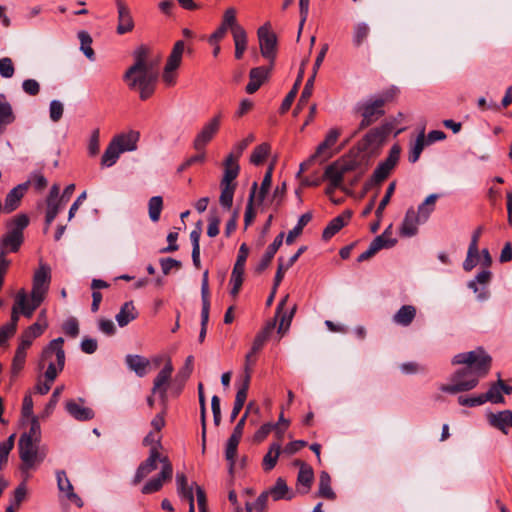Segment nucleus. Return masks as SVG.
I'll list each match as a JSON object with an SVG mask.
<instances>
[{
    "mask_svg": "<svg viewBox=\"0 0 512 512\" xmlns=\"http://www.w3.org/2000/svg\"><path fill=\"white\" fill-rule=\"evenodd\" d=\"M400 152L401 149L398 145H394L390 149L388 157L378 164L371 178L365 183L364 189L366 191L374 186H379L389 176L399 160Z\"/></svg>",
    "mask_w": 512,
    "mask_h": 512,
    "instance_id": "6",
    "label": "nucleus"
},
{
    "mask_svg": "<svg viewBox=\"0 0 512 512\" xmlns=\"http://www.w3.org/2000/svg\"><path fill=\"white\" fill-rule=\"evenodd\" d=\"M280 453L281 445L279 443H272L263 458L262 465L265 471H270L276 466Z\"/></svg>",
    "mask_w": 512,
    "mask_h": 512,
    "instance_id": "39",
    "label": "nucleus"
},
{
    "mask_svg": "<svg viewBox=\"0 0 512 512\" xmlns=\"http://www.w3.org/2000/svg\"><path fill=\"white\" fill-rule=\"evenodd\" d=\"M28 187L29 182H24L17 185L16 187L9 191V193L5 197V201L3 204L4 213L9 214L19 207L20 202L23 196L25 195Z\"/></svg>",
    "mask_w": 512,
    "mask_h": 512,
    "instance_id": "14",
    "label": "nucleus"
},
{
    "mask_svg": "<svg viewBox=\"0 0 512 512\" xmlns=\"http://www.w3.org/2000/svg\"><path fill=\"white\" fill-rule=\"evenodd\" d=\"M173 365L170 359L167 360L165 366L160 370L153 381L152 394H158L161 404L167 407L168 387L173 373Z\"/></svg>",
    "mask_w": 512,
    "mask_h": 512,
    "instance_id": "9",
    "label": "nucleus"
},
{
    "mask_svg": "<svg viewBox=\"0 0 512 512\" xmlns=\"http://www.w3.org/2000/svg\"><path fill=\"white\" fill-rule=\"evenodd\" d=\"M257 34L262 56L273 62L276 57L277 38L276 35L270 31V24L266 23L261 26Z\"/></svg>",
    "mask_w": 512,
    "mask_h": 512,
    "instance_id": "12",
    "label": "nucleus"
},
{
    "mask_svg": "<svg viewBox=\"0 0 512 512\" xmlns=\"http://www.w3.org/2000/svg\"><path fill=\"white\" fill-rule=\"evenodd\" d=\"M233 41H234V45H235V58L240 60L243 57L244 52L247 49V43H248L247 33H246L245 29H242L240 32L236 33L233 36Z\"/></svg>",
    "mask_w": 512,
    "mask_h": 512,
    "instance_id": "51",
    "label": "nucleus"
},
{
    "mask_svg": "<svg viewBox=\"0 0 512 512\" xmlns=\"http://www.w3.org/2000/svg\"><path fill=\"white\" fill-rule=\"evenodd\" d=\"M244 271H245L244 268L233 267L231 280H230V282L232 284L230 293L234 297L237 296V294L239 293L240 288L242 286Z\"/></svg>",
    "mask_w": 512,
    "mask_h": 512,
    "instance_id": "57",
    "label": "nucleus"
},
{
    "mask_svg": "<svg viewBox=\"0 0 512 512\" xmlns=\"http://www.w3.org/2000/svg\"><path fill=\"white\" fill-rule=\"evenodd\" d=\"M416 316V308L412 305L402 306L393 316L394 323L401 326H408Z\"/></svg>",
    "mask_w": 512,
    "mask_h": 512,
    "instance_id": "29",
    "label": "nucleus"
},
{
    "mask_svg": "<svg viewBox=\"0 0 512 512\" xmlns=\"http://www.w3.org/2000/svg\"><path fill=\"white\" fill-rule=\"evenodd\" d=\"M63 344L64 339L58 337L50 341L42 351L39 367L43 369L46 361H48V366L44 373L45 381L42 382L39 380L35 386V391L41 395H45L49 392L52 383L64 368L65 351Z\"/></svg>",
    "mask_w": 512,
    "mask_h": 512,
    "instance_id": "5",
    "label": "nucleus"
},
{
    "mask_svg": "<svg viewBox=\"0 0 512 512\" xmlns=\"http://www.w3.org/2000/svg\"><path fill=\"white\" fill-rule=\"evenodd\" d=\"M479 261V250L468 249L466 259L463 262V269L470 272L479 263Z\"/></svg>",
    "mask_w": 512,
    "mask_h": 512,
    "instance_id": "64",
    "label": "nucleus"
},
{
    "mask_svg": "<svg viewBox=\"0 0 512 512\" xmlns=\"http://www.w3.org/2000/svg\"><path fill=\"white\" fill-rule=\"evenodd\" d=\"M50 280V268L47 265H40L33 276L30 298L24 289L17 292L12 306L10 322L0 327V346L15 333L20 315L27 318L32 317L34 311L41 305L46 297Z\"/></svg>",
    "mask_w": 512,
    "mask_h": 512,
    "instance_id": "2",
    "label": "nucleus"
},
{
    "mask_svg": "<svg viewBox=\"0 0 512 512\" xmlns=\"http://www.w3.org/2000/svg\"><path fill=\"white\" fill-rule=\"evenodd\" d=\"M295 464L300 465V470L297 478L298 483L302 484L307 489H309L314 478L312 468L304 463H301L300 461H296Z\"/></svg>",
    "mask_w": 512,
    "mask_h": 512,
    "instance_id": "52",
    "label": "nucleus"
},
{
    "mask_svg": "<svg viewBox=\"0 0 512 512\" xmlns=\"http://www.w3.org/2000/svg\"><path fill=\"white\" fill-rule=\"evenodd\" d=\"M315 78L316 77L311 75L308 78V80L306 81V84L304 86V89L300 95V98H299V101L297 104V109H300L301 107H303L308 102L309 98L311 97V95L313 93Z\"/></svg>",
    "mask_w": 512,
    "mask_h": 512,
    "instance_id": "60",
    "label": "nucleus"
},
{
    "mask_svg": "<svg viewBox=\"0 0 512 512\" xmlns=\"http://www.w3.org/2000/svg\"><path fill=\"white\" fill-rule=\"evenodd\" d=\"M481 397L483 403L491 402L493 404H502L505 402L498 381L493 383L486 393L481 394Z\"/></svg>",
    "mask_w": 512,
    "mask_h": 512,
    "instance_id": "42",
    "label": "nucleus"
},
{
    "mask_svg": "<svg viewBox=\"0 0 512 512\" xmlns=\"http://www.w3.org/2000/svg\"><path fill=\"white\" fill-rule=\"evenodd\" d=\"M240 440L241 439H239V438L230 436L228 438V440H227V443H226L225 458H226V460L229 463L228 470H229V473L231 475L234 473V467H235V464H236L235 456L237 454V449H238V445L240 443Z\"/></svg>",
    "mask_w": 512,
    "mask_h": 512,
    "instance_id": "36",
    "label": "nucleus"
},
{
    "mask_svg": "<svg viewBox=\"0 0 512 512\" xmlns=\"http://www.w3.org/2000/svg\"><path fill=\"white\" fill-rule=\"evenodd\" d=\"M134 63L124 73L123 79L131 90L139 92L141 100L151 97L159 77L160 57H152L150 49L141 45L133 52Z\"/></svg>",
    "mask_w": 512,
    "mask_h": 512,
    "instance_id": "3",
    "label": "nucleus"
},
{
    "mask_svg": "<svg viewBox=\"0 0 512 512\" xmlns=\"http://www.w3.org/2000/svg\"><path fill=\"white\" fill-rule=\"evenodd\" d=\"M269 496L273 498L274 501H278L280 499H291L292 496L289 494L288 486L285 480L279 477L274 486L266 491Z\"/></svg>",
    "mask_w": 512,
    "mask_h": 512,
    "instance_id": "34",
    "label": "nucleus"
},
{
    "mask_svg": "<svg viewBox=\"0 0 512 512\" xmlns=\"http://www.w3.org/2000/svg\"><path fill=\"white\" fill-rule=\"evenodd\" d=\"M304 65H305V62H303L301 65L297 79H296L293 87L291 88V91L286 95V97L284 98V100L280 106V113H282V114L286 113L290 109V107L298 93L299 86L303 79Z\"/></svg>",
    "mask_w": 512,
    "mask_h": 512,
    "instance_id": "28",
    "label": "nucleus"
},
{
    "mask_svg": "<svg viewBox=\"0 0 512 512\" xmlns=\"http://www.w3.org/2000/svg\"><path fill=\"white\" fill-rule=\"evenodd\" d=\"M47 324L44 322V325H40L39 323H34L29 326L21 335V341L17 348L18 351L25 352L32 345L34 339L39 337L44 330L46 329Z\"/></svg>",
    "mask_w": 512,
    "mask_h": 512,
    "instance_id": "21",
    "label": "nucleus"
},
{
    "mask_svg": "<svg viewBox=\"0 0 512 512\" xmlns=\"http://www.w3.org/2000/svg\"><path fill=\"white\" fill-rule=\"evenodd\" d=\"M239 170L238 160L232 156H227L224 161V175L220 184L236 185L234 180L237 178Z\"/></svg>",
    "mask_w": 512,
    "mask_h": 512,
    "instance_id": "26",
    "label": "nucleus"
},
{
    "mask_svg": "<svg viewBox=\"0 0 512 512\" xmlns=\"http://www.w3.org/2000/svg\"><path fill=\"white\" fill-rule=\"evenodd\" d=\"M162 209L163 199L161 196H153L149 199L148 212L149 218L152 222L159 221Z\"/></svg>",
    "mask_w": 512,
    "mask_h": 512,
    "instance_id": "50",
    "label": "nucleus"
},
{
    "mask_svg": "<svg viewBox=\"0 0 512 512\" xmlns=\"http://www.w3.org/2000/svg\"><path fill=\"white\" fill-rule=\"evenodd\" d=\"M184 48L185 43L182 40H179L174 44L166 63L167 70H176L180 66Z\"/></svg>",
    "mask_w": 512,
    "mask_h": 512,
    "instance_id": "35",
    "label": "nucleus"
},
{
    "mask_svg": "<svg viewBox=\"0 0 512 512\" xmlns=\"http://www.w3.org/2000/svg\"><path fill=\"white\" fill-rule=\"evenodd\" d=\"M272 173H273V166L271 165L264 177H263V180H262V183H261V187H260V190L258 192V195H257V201L258 203H262L263 200L265 199L266 197V194L268 193L269 191V188L271 186V183H272Z\"/></svg>",
    "mask_w": 512,
    "mask_h": 512,
    "instance_id": "58",
    "label": "nucleus"
},
{
    "mask_svg": "<svg viewBox=\"0 0 512 512\" xmlns=\"http://www.w3.org/2000/svg\"><path fill=\"white\" fill-rule=\"evenodd\" d=\"M198 397L200 404V416H201V426H202V449L205 450V441H206V399L203 391V384H198Z\"/></svg>",
    "mask_w": 512,
    "mask_h": 512,
    "instance_id": "44",
    "label": "nucleus"
},
{
    "mask_svg": "<svg viewBox=\"0 0 512 512\" xmlns=\"http://www.w3.org/2000/svg\"><path fill=\"white\" fill-rule=\"evenodd\" d=\"M64 112V106L63 103L59 100H52L49 105V117L51 121L58 122Z\"/></svg>",
    "mask_w": 512,
    "mask_h": 512,
    "instance_id": "63",
    "label": "nucleus"
},
{
    "mask_svg": "<svg viewBox=\"0 0 512 512\" xmlns=\"http://www.w3.org/2000/svg\"><path fill=\"white\" fill-rule=\"evenodd\" d=\"M486 417L491 427L500 430L504 434H508V428L512 427L511 410H503L497 413L489 412Z\"/></svg>",
    "mask_w": 512,
    "mask_h": 512,
    "instance_id": "15",
    "label": "nucleus"
},
{
    "mask_svg": "<svg viewBox=\"0 0 512 512\" xmlns=\"http://www.w3.org/2000/svg\"><path fill=\"white\" fill-rule=\"evenodd\" d=\"M352 213L349 210L344 211L342 214L333 218L325 227L322 233L324 241L330 240L336 233H338L351 219Z\"/></svg>",
    "mask_w": 512,
    "mask_h": 512,
    "instance_id": "18",
    "label": "nucleus"
},
{
    "mask_svg": "<svg viewBox=\"0 0 512 512\" xmlns=\"http://www.w3.org/2000/svg\"><path fill=\"white\" fill-rule=\"evenodd\" d=\"M29 224V218L26 214H19L12 218L7 224L8 231L12 233H18V235H23L24 229Z\"/></svg>",
    "mask_w": 512,
    "mask_h": 512,
    "instance_id": "48",
    "label": "nucleus"
},
{
    "mask_svg": "<svg viewBox=\"0 0 512 512\" xmlns=\"http://www.w3.org/2000/svg\"><path fill=\"white\" fill-rule=\"evenodd\" d=\"M269 152H270L269 144L262 143V144L258 145L257 147H255V149L253 150V152L251 154V157H250L251 163H253L254 165L261 164L266 159Z\"/></svg>",
    "mask_w": 512,
    "mask_h": 512,
    "instance_id": "56",
    "label": "nucleus"
},
{
    "mask_svg": "<svg viewBox=\"0 0 512 512\" xmlns=\"http://www.w3.org/2000/svg\"><path fill=\"white\" fill-rule=\"evenodd\" d=\"M220 188L221 194L219 197V203L224 209L230 210L233 204L236 185L220 184Z\"/></svg>",
    "mask_w": 512,
    "mask_h": 512,
    "instance_id": "45",
    "label": "nucleus"
},
{
    "mask_svg": "<svg viewBox=\"0 0 512 512\" xmlns=\"http://www.w3.org/2000/svg\"><path fill=\"white\" fill-rule=\"evenodd\" d=\"M139 132L130 131L115 136L112 141L116 142V146L121 149V153L135 151L139 140Z\"/></svg>",
    "mask_w": 512,
    "mask_h": 512,
    "instance_id": "23",
    "label": "nucleus"
},
{
    "mask_svg": "<svg viewBox=\"0 0 512 512\" xmlns=\"http://www.w3.org/2000/svg\"><path fill=\"white\" fill-rule=\"evenodd\" d=\"M340 135V129L339 128H332L328 131V133L326 134V137L324 139L323 142H321L317 149H316V155H319L321 156L324 151L328 148H331L332 146L335 145V143L337 142V139Z\"/></svg>",
    "mask_w": 512,
    "mask_h": 512,
    "instance_id": "49",
    "label": "nucleus"
},
{
    "mask_svg": "<svg viewBox=\"0 0 512 512\" xmlns=\"http://www.w3.org/2000/svg\"><path fill=\"white\" fill-rule=\"evenodd\" d=\"M24 242V235L7 231L0 239V253L8 255L19 251Z\"/></svg>",
    "mask_w": 512,
    "mask_h": 512,
    "instance_id": "17",
    "label": "nucleus"
},
{
    "mask_svg": "<svg viewBox=\"0 0 512 512\" xmlns=\"http://www.w3.org/2000/svg\"><path fill=\"white\" fill-rule=\"evenodd\" d=\"M222 118V112H218L202 126L193 140V148L196 151L205 149L217 135L221 127Z\"/></svg>",
    "mask_w": 512,
    "mask_h": 512,
    "instance_id": "7",
    "label": "nucleus"
},
{
    "mask_svg": "<svg viewBox=\"0 0 512 512\" xmlns=\"http://www.w3.org/2000/svg\"><path fill=\"white\" fill-rule=\"evenodd\" d=\"M391 124H383L380 127L371 129L366 134V140L369 144H378L384 141V139L391 133L392 131Z\"/></svg>",
    "mask_w": 512,
    "mask_h": 512,
    "instance_id": "33",
    "label": "nucleus"
},
{
    "mask_svg": "<svg viewBox=\"0 0 512 512\" xmlns=\"http://www.w3.org/2000/svg\"><path fill=\"white\" fill-rule=\"evenodd\" d=\"M492 278V273L486 268L479 272L476 277L468 282V288L477 293V298L481 301L488 298V292L484 289L480 290L478 284L487 285Z\"/></svg>",
    "mask_w": 512,
    "mask_h": 512,
    "instance_id": "24",
    "label": "nucleus"
},
{
    "mask_svg": "<svg viewBox=\"0 0 512 512\" xmlns=\"http://www.w3.org/2000/svg\"><path fill=\"white\" fill-rule=\"evenodd\" d=\"M423 221L413 208H409L402 222L400 232L403 236L412 237L418 231V225Z\"/></svg>",
    "mask_w": 512,
    "mask_h": 512,
    "instance_id": "22",
    "label": "nucleus"
},
{
    "mask_svg": "<svg viewBox=\"0 0 512 512\" xmlns=\"http://www.w3.org/2000/svg\"><path fill=\"white\" fill-rule=\"evenodd\" d=\"M237 11L234 7H229L225 10L220 26L209 36L208 42L216 44L222 40L228 30L231 31L232 36L244 29L237 21Z\"/></svg>",
    "mask_w": 512,
    "mask_h": 512,
    "instance_id": "8",
    "label": "nucleus"
},
{
    "mask_svg": "<svg viewBox=\"0 0 512 512\" xmlns=\"http://www.w3.org/2000/svg\"><path fill=\"white\" fill-rule=\"evenodd\" d=\"M273 429L276 430V433L279 435L282 434L284 431L281 428H278L277 425L265 423L255 432L254 441L258 443L262 442Z\"/></svg>",
    "mask_w": 512,
    "mask_h": 512,
    "instance_id": "59",
    "label": "nucleus"
},
{
    "mask_svg": "<svg viewBox=\"0 0 512 512\" xmlns=\"http://www.w3.org/2000/svg\"><path fill=\"white\" fill-rule=\"evenodd\" d=\"M370 26L366 22H358L353 26L352 44L355 48L361 47L368 39Z\"/></svg>",
    "mask_w": 512,
    "mask_h": 512,
    "instance_id": "30",
    "label": "nucleus"
},
{
    "mask_svg": "<svg viewBox=\"0 0 512 512\" xmlns=\"http://www.w3.org/2000/svg\"><path fill=\"white\" fill-rule=\"evenodd\" d=\"M388 229L385 230L381 235L377 236L370 245L374 248L376 252L380 251L383 248H391L395 245L396 240L392 238H388Z\"/></svg>",
    "mask_w": 512,
    "mask_h": 512,
    "instance_id": "55",
    "label": "nucleus"
},
{
    "mask_svg": "<svg viewBox=\"0 0 512 512\" xmlns=\"http://www.w3.org/2000/svg\"><path fill=\"white\" fill-rule=\"evenodd\" d=\"M15 120L11 105L6 100L4 94H0V135L5 131V127Z\"/></svg>",
    "mask_w": 512,
    "mask_h": 512,
    "instance_id": "27",
    "label": "nucleus"
},
{
    "mask_svg": "<svg viewBox=\"0 0 512 512\" xmlns=\"http://www.w3.org/2000/svg\"><path fill=\"white\" fill-rule=\"evenodd\" d=\"M177 492L180 497L186 499L191 503H194L193 489L188 485L187 478L183 473H177L176 475Z\"/></svg>",
    "mask_w": 512,
    "mask_h": 512,
    "instance_id": "38",
    "label": "nucleus"
},
{
    "mask_svg": "<svg viewBox=\"0 0 512 512\" xmlns=\"http://www.w3.org/2000/svg\"><path fill=\"white\" fill-rule=\"evenodd\" d=\"M335 162L331 165L327 166L324 172V179H327L331 182V186L333 189L342 188V182L345 174L339 169Z\"/></svg>",
    "mask_w": 512,
    "mask_h": 512,
    "instance_id": "31",
    "label": "nucleus"
},
{
    "mask_svg": "<svg viewBox=\"0 0 512 512\" xmlns=\"http://www.w3.org/2000/svg\"><path fill=\"white\" fill-rule=\"evenodd\" d=\"M158 463L162 465L161 471L157 477L150 479L143 487L141 492L143 494H152L159 491L163 483L171 480L173 475V467L167 456H162L156 447L150 448L148 458L143 461L137 468L135 476L132 480L133 485L139 484L149 474L155 471Z\"/></svg>",
    "mask_w": 512,
    "mask_h": 512,
    "instance_id": "4",
    "label": "nucleus"
},
{
    "mask_svg": "<svg viewBox=\"0 0 512 512\" xmlns=\"http://www.w3.org/2000/svg\"><path fill=\"white\" fill-rule=\"evenodd\" d=\"M121 149H119L117 146H116V142H113L112 140L110 141L109 145L107 146V148L105 149L103 155H102V158H101V165L103 167H111L113 166L119 156L121 155Z\"/></svg>",
    "mask_w": 512,
    "mask_h": 512,
    "instance_id": "37",
    "label": "nucleus"
},
{
    "mask_svg": "<svg viewBox=\"0 0 512 512\" xmlns=\"http://www.w3.org/2000/svg\"><path fill=\"white\" fill-rule=\"evenodd\" d=\"M82 399L79 402L76 400H68L65 408L71 417L77 421H88L94 418V411L91 408L83 406Z\"/></svg>",
    "mask_w": 512,
    "mask_h": 512,
    "instance_id": "16",
    "label": "nucleus"
},
{
    "mask_svg": "<svg viewBox=\"0 0 512 512\" xmlns=\"http://www.w3.org/2000/svg\"><path fill=\"white\" fill-rule=\"evenodd\" d=\"M283 239H284V233L281 232L275 237L273 242L267 247L264 255L262 256L260 262L258 263V265L255 268V271L257 273H262L264 270H266L268 268L272 259L275 256L276 252L281 247V245L283 243Z\"/></svg>",
    "mask_w": 512,
    "mask_h": 512,
    "instance_id": "19",
    "label": "nucleus"
},
{
    "mask_svg": "<svg viewBox=\"0 0 512 512\" xmlns=\"http://www.w3.org/2000/svg\"><path fill=\"white\" fill-rule=\"evenodd\" d=\"M312 214L310 212L304 213L298 219L297 225L289 231L286 237V244L291 245L295 239L302 234L303 228L311 221Z\"/></svg>",
    "mask_w": 512,
    "mask_h": 512,
    "instance_id": "41",
    "label": "nucleus"
},
{
    "mask_svg": "<svg viewBox=\"0 0 512 512\" xmlns=\"http://www.w3.org/2000/svg\"><path fill=\"white\" fill-rule=\"evenodd\" d=\"M136 317L137 311L133 305V302H126L123 304L119 313L116 315V321L120 327H124Z\"/></svg>",
    "mask_w": 512,
    "mask_h": 512,
    "instance_id": "32",
    "label": "nucleus"
},
{
    "mask_svg": "<svg viewBox=\"0 0 512 512\" xmlns=\"http://www.w3.org/2000/svg\"><path fill=\"white\" fill-rule=\"evenodd\" d=\"M125 363L128 368L136 373L137 376L143 377L147 374L150 361L140 355L128 354L125 357Z\"/></svg>",
    "mask_w": 512,
    "mask_h": 512,
    "instance_id": "25",
    "label": "nucleus"
},
{
    "mask_svg": "<svg viewBox=\"0 0 512 512\" xmlns=\"http://www.w3.org/2000/svg\"><path fill=\"white\" fill-rule=\"evenodd\" d=\"M491 362V357L482 348L455 355L452 364H463L465 367L456 370L449 378L450 383L441 384L439 389L449 394L474 389L479 380L488 374Z\"/></svg>",
    "mask_w": 512,
    "mask_h": 512,
    "instance_id": "1",
    "label": "nucleus"
},
{
    "mask_svg": "<svg viewBox=\"0 0 512 512\" xmlns=\"http://www.w3.org/2000/svg\"><path fill=\"white\" fill-rule=\"evenodd\" d=\"M56 477L58 489L61 492L66 493V497L69 501L73 502L77 507L81 508L84 503L82 499L74 492L73 485L68 479L66 473L64 471H58Z\"/></svg>",
    "mask_w": 512,
    "mask_h": 512,
    "instance_id": "20",
    "label": "nucleus"
},
{
    "mask_svg": "<svg viewBox=\"0 0 512 512\" xmlns=\"http://www.w3.org/2000/svg\"><path fill=\"white\" fill-rule=\"evenodd\" d=\"M270 334V328L267 327L264 330L260 331L254 338L251 350L248 354L251 355V362L255 363V359L253 356L258 353L264 346L265 342L268 340Z\"/></svg>",
    "mask_w": 512,
    "mask_h": 512,
    "instance_id": "53",
    "label": "nucleus"
},
{
    "mask_svg": "<svg viewBox=\"0 0 512 512\" xmlns=\"http://www.w3.org/2000/svg\"><path fill=\"white\" fill-rule=\"evenodd\" d=\"M319 496L334 500L336 495L331 488V477L326 471H322L319 476Z\"/></svg>",
    "mask_w": 512,
    "mask_h": 512,
    "instance_id": "40",
    "label": "nucleus"
},
{
    "mask_svg": "<svg viewBox=\"0 0 512 512\" xmlns=\"http://www.w3.org/2000/svg\"><path fill=\"white\" fill-rule=\"evenodd\" d=\"M437 199V194H430L425 199V201L419 205L418 211L416 213L423 222H425L429 218L430 214L434 211Z\"/></svg>",
    "mask_w": 512,
    "mask_h": 512,
    "instance_id": "43",
    "label": "nucleus"
},
{
    "mask_svg": "<svg viewBox=\"0 0 512 512\" xmlns=\"http://www.w3.org/2000/svg\"><path fill=\"white\" fill-rule=\"evenodd\" d=\"M426 143L427 142L425 139V134H424V132H421L417 136L415 142L413 144H411V147H410L408 159L411 163H415L418 161Z\"/></svg>",
    "mask_w": 512,
    "mask_h": 512,
    "instance_id": "47",
    "label": "nucleus"
},
{
    "mask_svg": "<svg viewBox=\"0 0 512 512\" xmlns=\"http://www.w3.org/2000/svg\"><path fill=\"white\" fill-rule=\"evenodd\" d=\"M78 38L81 43V51L84 53V55L90 60H95V54L94 50L91 47L92 44V38L86 31H81L78 33Z\"/></svg>",
    "mask_w": 512,
    "mask_h": 512,
    "instance_id": "54",
    "label": "nucleus"
},
{
    "mask_svg": "<svg viewBox=\"0 0 512 512\" xmlns=\"http://www.w3.org/2000/svg\"><path fill=\"white\" fill-rule=\"evenodd\" d=\"M37 444L38 442L31 441L28 437H20L18 447L23 472H27L42 460L38 457Z\"/></svg>",
    "mask_w": 512,
    "mask_h": 512,
    "instance_id": "10",
    "label": "nucleus"
},
{
    "mask_svg": "<svg viewBox=\"0 0 512 512\" xmlns=\"http://www.w3.org/2000/svg\"><path fill=\"white\" fill-rule=\"evenodd\" d=\"M118 12V25L116 31L119 35L131 32L134 29V20L128 5L122 0H116Z\"/></svg>",
    "mask_w": 512,
    "mask_h": 512,
    "instance_id": "13",
    "label": "nucleus"
},
{
    "mask_svg": "<svg viewBox=\"0 0 512 512\" xmlns=\"http://www.w3.org/2000/svg\"><path fill=\"white\" fill-rule=\"evenodd\" d=\"M257 187H258L257 182H254L252 184L250 195H249V198H248V203H247V206H246V209H245V214H244V224H245V227H248L253 222V220H254V218L256 216V212H255V210L253 208V204H254V201H255V198H256Z\"/></svg>",
    "mask_w": 512,
    "mask_h": 512,
    "instance_id": "46",
    "label": "nucleus"
},
{
    "mask_svg": "<svg viewBox=\"0 0 512 512\" xmlns=\"http://www.w3.org/2000/svg\"><path fill=\"white\" fill-rule=\"evenodd\" d=\"M63 332L71 337L76 338L79 335V323L75 317H70L64 321L62 325Z\"/></svg>",
    "mask_w": 512,
    "mask_h": 512,
    "instance_id": "61",
    "label": "nucleus"
},
{
    "mask_svg": "<svg viewBox=\"0 0 512 512\" xmlns=\"http://www.w3.org/2000/svg\"><path fill=\"white\" fill-rule=\"evenodd\" d=\"M255 137L253 134H249L245 139L234 145L232 151L228 156L234 157L236 160L240 158L243 151L248 147L250 143L254 141Z\"/></svg>",
    "mask_w": 512,
    "mask_h": 512,
    "instance_id": "62",
    "label": "nucleus"
},
{
    "mask_svg": "<svg viewBox=\"0 0 512 512\" xmlns=\"http://www.w3.org/2000/svg\"><path fill=\"white\" fill-rule=\"evenodd\" d=\"M388 96L380 97L363 105L362 121L359 129H365L384 115L383 106L388 101Z\"/></svg>",
    "mask_w": 512,
    "mask_h": 512,
    "instance_id": "11",
    "label": "nucleus"
}]
</instances>
